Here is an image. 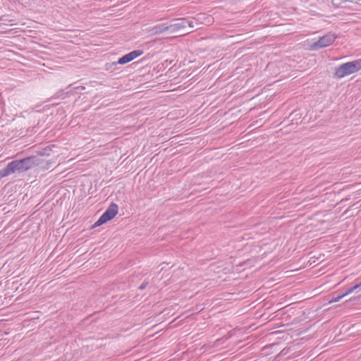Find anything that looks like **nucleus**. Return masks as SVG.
Segmentation results:
<instances>
[{
    "mask_svg": "<svg viewBox=\"0 0 361 361\" xmlns=\"http://www.w3.org/2000/svg\"><path fill=\"white\" fill-rule=\"evenodd\" d=\"M187 26H188L191 28H193L194 27L193 21L188 19Z\"/></svg>",
    "mask_w": 361,
    "mask_h": 361,
    "instance_id": "12",
    "label": "nucleus"
},
{
    "mask_svg": "<svg viewBox=\"0 0 361 361\" xmlns=\"http://www.w3.org/2000/svg\"><path fill=\"white\" fill-rule=\"evenodd\" d=\"M22 160L23 163H25L24 165L25 167H26L27 171L34 166H39L42 162L40 158L37 156L28 157L25 159H22Z\"/></svg>",
    "mask_w": 361,
    "mask_h": 361,
    "instance_id": "7",
    "label": "nucleus"
},
{
    "mask_svg": "<svg viewBox=\"0 0 361 361\" xmlns=\"http://www.w3.org/2000/svg\"><path fill=\"white\" fill-rule=\"evenodd\" d=\"M357 289V286H353V287L348 288L343 293L338 295L336 297H334L332 299H331L329 302H338L344 296L348 295L349 293L353 292L354 290H356Z\"/></svg>",
    "mask_w": 361,
    "mask_h": 361,
    "instance_id": "9",
    "label": "nucleus"
},
{
    "mask_svg": "<svg viewBox=\"0 0 361 361\" xmlns=\"http://www.w3.org/2000/svg\"><path fill=\"white\" fill-rule=\"evenodd\" d=\"M147 32L152 35H160L164 33L166 31H169V25L164 24H158L153 27L147 29Z\"/></svg>",
    "mask_w": 361,
    "mask_h": 361,
    "instance_id": "8",
    "label": "nucleus"
},
{
    "mask_svg": "<svg viewBox=\"0 0 361 361\" xmlns=\"http://www.w3.org/2000/svg\"><path fill=\"white\" fill-rule=\"evenodd\" d=\"M347 1H352L351 0H331L332 4L336 6H343L342 4Z\"/></svg>",
    "mask_w": 361,
    "mask_h": 361,
    "instance_id": "10",
    "label": "nucleus"
},
{
    "mask_svg": "<svg viewBox=\"0 0 361 361\" xmlns=\"http://www.w3.org/2000/svg\"><path fill=\"white\" fill-rule=\"evenodd\" d=\"M143 54V51L140 49H137L130 51V53L123 56L121 57L118 61L113 62L110 64H106V66H109L111 67L116 66L117 64H126L133 59H136L137 57L141 56Z\"/></svg>",
    "mask_w": 361,
    "mask_h": 361,
    "instance_id": "5",
    "label": "nucleus"
},
{
    "mask_svg": "<svg viewBox=\"0 0 361 361\" xmlns=\"http://www.w3.org/2000/svg\"><path fill=\"white\" fill-rule=\"evenodd\" d=\"M188 19L180 18L174 24L169 25V31L171 33H176L182 30H185L187 27Z\"/></svg>",
    "mask_w": 361,
    "mask_h": 361,
    "instance_id": "6",
    "label": "nucleus"
},
{
    "mask_svg": "<svg viewBox=\"0 0 361 361\" xmlns=\"http://www.w3.org/2000/svg\"><path fill=\"white\" fill-rule=\"evenodd\" d=\"M75 90L77 92L80 91L81 90H85V87H83V86L77 87H75Z\"/></svg>",
    "mask_w": 361,
    "mask_h": 361,
    "instance_id": "13",
    "label": "nucleus"
},
{
    "mask_svg": "<svg viewBox=\"0 0 361 361\" xmlns=\"http://www.w3.org/2000/svg\"><path fill=\"white\" fill-rule=\"evenodd\" d=\"M361 69V59L345 63L336 68L334 76L342 78Z\"/></svg>",
    "mask_w": 361,
    "mask_h": 361,
    "instance_id": "1",
    "label": "nucleus"
},
{
    "mask_svg": "<svg viewBox=\"0 0 361 361\" xmlns=\"http://www.w3.org/2000/svg\"><path fill=\"white\" fill-rule=\"evenodd\" d=\"M24 164L22 159L12 161L6 167L0 170V178L8 176L11 173L26 171Z\"/></svg>",
    "mask_w": 361,
    "mask_h": 361,
    "instance_id": "2",
    "label": "nucleus"
},
{
    "mask_svg": "<svg viewBox=\"0 0 361 361\" xmlns=\"http://www.w3.org/2000/svg\"><path fill=\"white\" fill-rule=\"evenodd\" d=\"M336 39V36L334 34L329 33L319 39L317 42H314L311 47L312 49H319L328 47L334 43Z\"/></svg>",
    "mask_w": 361,
    "mask_h": 361,
    "instance_id": "4",
    "label": "nucleus"
},
{
    "mask_svg": "<svg viewBox=\"0 0 361 361\" xmlns=\"http://www.w3.org/2000/svg\"><path fill=\"white\" fill-rule=\"evenodd\" d=\"M59 93H60V92H56V94H55L54 97H55V98H58V97H59Z\"/></svg>",
    "mask_w": 361,
    "mask_h": 361,
    "instance_id": "15",
    "label": "nucleus"
},
{
    "mask_svg": "<svg viewBox=\"0 0 361 361\" xmlns=\"http://www.w3.org/2000/svg\"><path fill=\"white\" fill-rule=\"evenodd\" d=\"M118 214V206L115 203H111L99 219L94 224L92 228L100 226L101 225L111 220Z\"/></svg>",
    "mask_w": 361,
    "mask_h": 361,
    "instance_id": "3",
    "label": "nucleus"
},
{
    "mask_svg": "<svg viewBox=\"0 0 361 361\" xmlns=\"http://www.w3.org/2000/svg\"><path fill=\"white\" fill-rule=\"evenodd\" d=\"M148 284V282L147 281H144L140 286H139V289L140 290H144L146 286H147Z\"/></svg>",
    "mask_w": 361,
    "mask_h": 361,
    "instance_id": "11",
    "label": "nucleus"
},
{
    "mask_svg": "<svg viewBox=\"0 0 361 361\" xmlns=\"http://www.w3.org/2000/svg\"><path fill=\"white\" fill-rule=\"evenodd\" d=\"M355 286H357V288H361V281L359 283L356 284Z\"/></svg>",
    "mask_w": 361,
    "mask_h": 361,
    "instance_id": "14",
    "label": "nucleus"
}]
</instances>
